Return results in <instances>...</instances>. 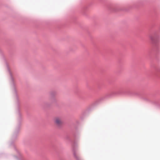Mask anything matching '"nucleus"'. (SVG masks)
Segmentation results:
<instances>
[{
    "label": "nucleus",
    "mask_w": 160,
    "mask_h": 160,
    "mask_svg": "<svg viewBox=\"0 0 160 160\" xmlns=\"http://www.w3.org/2000/svg\"><path fill=\"white\" fill-rule=\"evenodd\" d=\"M72 152L74 159L75 160H79V144L78 145L76 142L74 143L73 145Z\"/></svg>",
    "instance_id": "nucleus-1"
},
{
    "label": "nucleus",
    "mask_w": 160,
    "mask_h": 160,
    "mask_svg": "<svg viewBox=\"0 0 160 160\" xmlns=\"http://www.w3.org/2000/svg\"><path fill=\"white\" fill-rule=\"evenodd\" d=\"M54 121L55 124L58 126L61 125L62 123L61 118L59 117L55 118L54 119Z\"/></svg>",
    "instance_id": "nucleus-2"
}]
</instances>
